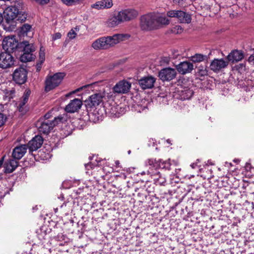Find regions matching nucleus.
I'll use <instances>...</instances> for the list:
<instances>
[{
    "instance_id": "4468645a",
    "label": "nucleus",
    "mask_w": 254,
    "mask_h": 254,
    "mask_svg": "<svg viewBox=\"0 0 254 254\" xmlns=\"http://www.w3.org/2000/svg\"><path fill=\"white\" fill-rule=\"evenodd\" d=\"M124 22L121 14L119 11L117 13H115L111 16L106 21V25L110 28H114Z\"/></svg>"
},
{
    "instance_id": "603ef678",
    "label": "nucleus",
    "mask_w": 254,
    "mask_h": 254,
    "mask_svg": "<svg viewBox=\"0 0 254 254\" xmlns=\"http://www.w3.org/2000/svg\"><path fill=\"white\" fill-rule=\"evenodd\" d=\"M89 166H90V164H87V165H86V167H89Z\"/></svg>"
},
{
    "instance_id": "6ab92c4d",
    "label": "nucleus",
    "mask_w": 254,
    "mask_h": 254,
    "mask_svg": "<svg viewBox=\"0 0 254 254\" xmlns=\"http://www.w3.org/2000/svg\"><path fill=\"white\" fill-rule=\"evenodd\" d=\"M27 149L28 146L25 144H22L15 147L12 151V157L15 159H20L26 153Z\"/></svg>"
},
{
    "instance_id": "a211bd4d",
    "label": "nucleus",
    "mask_w": 254,
    "mask_h": 254,
    "mask_svg": "<svg viewBox=\"0 0 254 254\" xmlns=\"http://www.w3.org/2000/svg\"><path fill=\"white\" fill-rule=\"evenodd\" d=\"M82 102L78 99H74L65 107V111L68 113H74L77 111L81 107Z\"/></svg>"
},
{
    "instance_id": "473e14b6",
    "label": "nucleus",
    "mask_w": 254,
    "mask_h": 254,
    "mask_svg": "<svg viewBox=\"0 0 254 254\" xmlns=\"http://www.w3.org/2000/svg\"><path fill=\"white\" fill-rule=\"evenodd\" d=\"M75 29H71L67 33V36L70 40H72L76 37L77 33L76 32Z\"/></svg>"
},
{
    "instance_id": "9d476101",
    "label": "nucleus",
    "mask_w": 254,
    "mask_h": 254,
    "mask_svg": "<svg viewBox=\"0 0 254 254\" xmlns=\"http://www.w3.org/2000/svg\"><path fill=\"white\" fill-rule=\"evenodd\" d=\"M177 75L175 69L166 67L162 69L159 72V77L163 81H169L175 78Z\"/></svg>"
},
{
    "instance_id": "c756f323",
    "label": "nucleus",
    "mask_w": 254,
    "mask_h": 254,
    "mask_svg": "<svg viewBox=\"0 0 254 254\" xmlns=\"http://www.w3.org/2000/svg\"><path fill=\"white\" fill-rule=\"evenodd\" d=\"M184 89L185 90L181 91V99L182 100L189 99L191 96L192 92L188 88H184Z\"/></svg>"
},
{
    "instance_id": "37998d69",
    "label": "nucleus",
    "mask_w": 254,
    "mask_h": 254,
    "mask_svg": "<svg viewBox=\"0 0 254 254\" xmlns=\"http://www.w3.org/2000/svg\"><path fill=\"white\" fill-rule=\"evenodd\" d=\"M185 0H173V2L175 3H177L180 5H183L184 1Z\"/></svg>"
},
{
    "instance_id": "c03bdc74",
    "label": "nucleus",
    "mask_w": 254,
    "mask_h": 254,
    "mask_svg": "<svg viewBox=\"0 0 254 254\" xmlns=\"http://www.w3.org/2000/svg\"><path fill=\"white\" fill-rule=\"evenodd\" d=\"M219 5L225 2L226 0H214Z\"/></svg>"
},
{
    "instance_id": "ddd939ff",
    "label": "nucleus",
    "mask_w": 254,
    "mask_h": 254,
    "mask_svg": "<svg viewBox=\"0 0 254 254\" xmlns=\"http://www.w3.org/2000/svg\"><path fill=\"white\" fill-rule=\"evenodd\" d=\"M228 64V61L223 59H214L210 64V68L214 72H218L226 67Z\"/></svg>"
},
{
    "instance_id": "2f4dec72",
    "label": "nucleus",
    "mask_w": 254,
    "mask_h": 254,
    "mask_svg": "<svg viewBox=\"0 0 254 254\" xmlns=\"http://www.w3.org/2000/svg\"><path fill=\"white\" fill-rule=\"evenodd\" d=\"M101 1L103 9L110 8L113 5L112 0H102Z\"/></svg>"
},
{
    "instance_id": "f257e3e1",
    "label": "nucleus",
    "mask_w": 254,
    "mask_h": 254,
    "mask_svg": "<svg viewBox=\"0 0 254 254\" xmlns=\"http://www.w3.org/2000/svg\"><path fill=\"white\" fill-rule=\"evenodd\" d=\"M170 20L163 13L158 12H149L140 18V27L144 30H152L167 25Z\"/></svg>"
},
{
    "instance_id": "3c124183",
    "label": "nucleus",
    "mask_w": 254,
    "mask_h": 254,
    "mask_svg": "<svg viewBox=\"0 0 254 254\" xmlns=\"http://www.w3.org/2000/svg\"><path fill=\"white\" fill-rule=\"evenodd\" d=\"M115 164L117 166H119V164H120V162L119 161H116L115 162Z\"/></svg>"
},
{
    "instance_id": "864d4df0",
    "label": "nucleus",
    "mask_w": 254,
    "mask_h": 254,
    "mask_svg": "<svg viewBox=\"0 0 254 254\" xmlns=\"http://www.w3.org/2000/svg\"><path fill=\"white\" fill-rule=\"evenodd\" d=\"M128 154H130V150H129V151H128Z\"/></svg>"
},
{
    "instance_id": "79ce46f5",
    "label": "nucleus",
    "mask_w": 254,
    "mask_h": 254,
    "mask_svg": "<svg viewBox=\"0 0 254 254\" xmlns=\"http://www.w3.org/2000/svg\"><path fill=\"white\" fill-rule=\"evenodd\" d=\"M249 62L252 64L254 65V54L252 55L248 59Z\"/></svg>"
},
{
    "instance_id": "c9c22d12",
    "label": "nucleus",
    "mask_w": 254,
    "mask_h": 254,
    "mask_svg": "<svg viewBox=\"0 0 254 254\" xmlns=\"http://www.w3.org/2000/svg\"><path fill=\"white\" fill-rule=\"evenodd\" d=\"M91 7L92 8H95L97 10L102 9V6L101 1H97L96 3L91 5Z\"/></svg>"
},
{
    "instance_id": "0eeeda50",
    "label": "nucleus",
    "mask_w": 254,
    "mask_h": 254,
    "mask_svg": "<svg viewBox=\"0 0 254 254\" xmlns=\"http://www.w3.org/2000/svg\"><path fill=\"white\" fill-rule=\"evenodd\" d=\"M63 117L58 116L55 117L53 121L46 120L41 123L39 127V130L40 132L44 134H48L53 129L54 127L62 122Z\"/></svg>"
},
{
    "instance_id": "4be33fe9",
    "label": "nucleus",
    "mask_w": 254,
    "mask_h": 254,
    "mask_svg": "<svg viewBox=\"0 0 254 254\" xmlns=\"http://www.w3.org/2000/svg\"><path fill=\"white\" fill-rule=\"evenodd\" d=\"M31 26L28 24H23L20 28L18 32V35L21 37L28 36L31 38L33 36V32L31 31Z\"/></svg>"
},
{
    "instance_id": "e433bc0d",
    "label": "nucleus",
    "mask_w": 254,
    "mask_h": 254,
    "mask_svg": "<svg viewBox=\"0 0 254 254\" xmlns=\"http://www.w3.org/2000/svg\"><path fill=\"white\" fill-rule=\"evenodd\" d=\"M183 31V29L181 26L177 25L175 26L172 29V32L175 34H180Z\"/></svg>"
},
{
    "instance_id": "f704fd0d",
    "label": "nucleus",
    "mask_w": 254,
    "mask_h": 254,
    "mask_svg": "<svg viewBox=\"0 0 254 254\" xmlns=\"http://www.w3.org/2000/svg\"><path fill=\"white\" fill-rule=\"evenodd\" d=\"M62 2L67 5H72L78 3L81 0H61Z\"/></svg>"
},
{
    "instance_id": "58836bf2",
    "label": "nucleus",
    "mask_w": 254,
    "mask_h": 254,
    "mask_svg": "<svg viewBox=\"0 0 254 254\" xmlns=\"http://www.w3.org/2000/svg\"><path fill=\"white\" fill-rule=\"evenodd\" d=\"M6 117L3 114L0 113V127L4 125Z\"/></svg>"
},
{
    "instance_id": "a19ab883",
    "label": "nucleus",
    "mask_w": 254,
    "mask_h": 254,
    "mask_svg": "<svg viewBox=\"0 0 254 254\" xmlns=\"http://www.w3.org/2000/svg\"><path fill=\"white\" fill-rule=\"evenodd\" d=\"M38 3L44 5L47 4L50 1V0H35Z\"/></svg>"
},
{
    "instance_id": "4c0bfd02",
    "label": "nucleus",
    "mask_w": 254,
    "mask_h": 254,
    "mask_svg": "<svg viewBox=\"0 0 254 254\" xmlns=\"http://www.w3.org/2000/svg\"><path fill=\"white\" fill-rule=\"evenodd\" d=\"M91 114H92V113L89 114L88 111H86L83 113L82 118L85 119V120H90L91 119H92L91 117Z\"/></svg>"
},
{
    "instance_id": "cd10ccee",
    "label": "nucleus",
    "mask_w": 254,
    "mask_h": 254,
    "mask_svg": "<svg viewBox=\"0 0 254 254\" xmlns=\"http://www.w3.org/2000/svg\"><path fill=\"white\" fill-rule=\"evenodd\" d=\"M16 159H10L6 164L5 170L7 173H11L17 167L18 162Z\"/></svg>"
},
{
    "instance_id": "9b49d317",
    "label": "nucleus",
    "mask_w": 254,
    "mask_h": 254,
    "mask_svg": "<svg viewBox=\"0 0 254 254\" xmlns=\"http://www.w3.org/2000/svg\"><path fill=\"white\" fill-rule=\"evenodd\" d=\"M27 72L25 68L18 67L13 73V79L17 84H23L27 80Z\"/></svg>"
},
{
    "instance_id": "20e7f679",
    "label": "nucleus",
    "mask_w": 254,
    "mask_h": 254,
    "mask_svg": "<svg viewBox=\"0 0 254 254\" xmlns=\"http://www.w3.org/2000/svg\"><path fill=\"white\" fill-rule=\"evenodd\" d=\"M64 75V73L59 72L52 76H48L45 81V91L49 92L58 86L62 82Z\"/></svg>"
},
{
    "instance_id": "c85d7f7f",
    "label": "nucleus",
    "mask_w": 254,
    "mask_h": 254,
    "mask_svg": "<svg viewBox=\"0 0 254 254\" xmlns=\"http://www.w3.org/2000/svg\"><path fill=\"white\" fill-rule=\"evenodd\" d=\"M206 59V56L201 54H195L190 58V60L194 63H200Z\"/></svg>"
},
{
    "instance_id": "5701e85b",
    "label": "nucleus",
    "mask_w": 254,
    "mask_h": 254,
    "mask_svg": "<svg viewBox=\"0 0 254 254\" xmlns=\"http://www.w3.org/2000/svg\"><path fill=\"white\" fill-rule=\"evenodd\" d=\"M103 96L101 94H95L90 96L89 99L86 101L88 105L96 106L98 105L102 101Z\"/></svg>"
},
{
    "instance_id": "aec40b11",
    "label": "nucleus",
    "mask_w": 254,
    "mask_h": 254,
    "mask_svg": "<svg viewBox=\"0 0 254 254\" xmlns=\"http://www.w3.org/2000/svg\"><path fill=\"white\" fill-rule=\"evenodd\" d=\"M178 72L182 74L190 72L193 69V65L189 62H183L176 66Z\"/></svg>"
},
{
    "instance_id": "b1692460",
    "label": "nucleus",
    "mask_w": 254,
    "mask_h": 254,
    "mask_svg": "<svg viewBox=\"0 0 254 254\" xmlns=\"http://www.w3.org/2000/svg\"><path fill=\"white\" fill-rule=\"evenodd\" d=\"M148 172L156 183L162 184L165 182V179L161 176L160 173L157 170H155L154 171L150 170V171H148Z\"/></svg>"
},
{
    "instance_id": "09e8293b",
    "label": "nucleus",
    "mask_w": 254,
    "mask_h": 254,
    "mask_svg": "<svg viewBox=\"0 0 254 254\" xmlns=\"http://www.w3.org/2000/svg\"><path fill=\"white\" fill-rule=\"evenodd\" d=\"M196 164L195 163H192L190 165V166L192 168L194 169L195 166H196Z\"/></svg>"
},
{
    "instance_id": "7ed1b4c3",
    "label": "nucleus",
    "mask_w": 254,
    "mask_h": 254,
    "mask_svg": "<svg viewBox=\"0 0 254 254\" xmlns=\"http://www.w3.org/2000/svg\"><path fill=\"white\" fill-rule=\"evenodd\" d=\"M130 35L128 34H116L113 36L103 37L106 50L114 47L120 42L128 39Z\"/></svg>"
},
{
    "instance_id": "5fc2aeb1",
    "label": "nucleus",
    "mask_w": 254,
    "mask_h": 254,
    "mask_svg": "<svg viewBox=\"0 0 254 254\" xmlns=\"http://www.w3.org/2000/svg\"><path fill=\"white\" fill-rule=\"evenodd\" d=\"M145 109H146V108L144 107L143 110H145Z\"/></svg>"
},
{
    "instance_id": "de8ad7c7",
    "label": "nucleus",
    "mask_w": 254,
    "mask_h": 254,
    "mask_svg": "<svg viewBox=\"0 0 254 254\" xmlns=\"http://www.w3.org/2000/svg\"><path fill=\"white\" fill-rule=\"evenodd\" d=\"M3 15L1 12H0V24L2 21L3 20Z\"/></svg>"
},
{
    "instance_id": "2eb2a0df",
    "label": "nucleus",
    "mask_w": 254,
    "mask_h": 254,
    "mask_svg": "<svg viewBox=\"0 0 254 254\" xmlns=\"http://www.w3.org/2000/svg\"><path fill=\"white\" fill-rule=\"evenodd\" d=\"M124 22L130 21L138 15V12L133 8H127L120 11Z\"/></svg>"
},
{
    "instance_id": "6e6552de",
    "label": "nucleus",
    "mask_w": 254,
    "mask_h": 254,
    "mask_svg": "<svg viewBox=\"0 0 254 254\" xmlns=\"http://www.w3.org/2000/svg\"><path fill=\"white\" fill-rule=\"evenodd\" d=\"M19 44L14 36H7L2 41V45L6 52L13 51L18 47Z\"/></svg>"
},
{
    "instance_id": "39448f33",
    "label": "nucleus",
    "mask_w": 254,
    "mask_h": 254,
    "mask_svg": "<svg viewBox=\"0 0 254 254\" xmlns=\"http://www.w3.org/2000/svg\"><path fill=\"white\" fill-rule=\"evenodd\" d=\"M169 17L176 18L177 20L182 23H190L191 20V15L184 11L180 10H171L167 12Z\"/></svg>"
},
{
    "instance_id": "f8f14e48",
    "label": "nucleus",
    "mask_w": 254,
    "mask_h": 254,
    "mask_svg": "<svg viewBox=\"0 0 254 254\" xmlns=\"http://www.w3.org/2000/svg\"><path fill=\"white\" fill-rule=\"evenodd\" d=\"M131 87V84L125 80L120 81L113 88V92L117 93H127Z\"/></svg>"
},
{
    "instance_id": "393cba45",
    "label": "nucleus",
    "mask_w": 254,
    "mask_h": 254,
    "mask_svg": "<svg viewBox=\"0 0 254 254\" xmlns=\"http://www.w3.org/2000/svg\"><path fill=\"white\" fill-rule=\"evenodd\" d=\"M20 47L23 49V52L32 53L35 50V47L32 43H29L27 41H23L20 43Z\"/></svg>"
},
{
    "instance_id": "423d86ee",
    "label": "nucleus",
    "mask_w": 254,
    "mask_h": 254,
    "mask_svg": "<svg viewBox=\"0 0 254 254\" xmlns=\"http://www.w3.org/2000/svg\"><path fill=\"white\" fill-rule=\"evenodd\" d=\"M146 165L151 166L155 169L162 168L168 170L170 169V166L172 164L177 165V162L170 159L166 161H163L161 159L156 160L154 159H149L146 162Z\"/></svg>"
},
{
    "instance_id": "bb28decb",
    "label": "nucleus",
    "mask_w": 254,
    "mask_h": 254,
    "mask_svg": "<svg viewBox=\"0 0 254 254\" xmlns=\"http://www.w3.org/2000/svg\"><path fill=\"white\" fill-rule=\"evenodd\" d=\"M30 93L31 91L29 89H26L21 99L19 102L18 107L19 111H22V108L23 106L27 102Z\"/></svg>"
},
{
    "instance_id": "a878e982",
    "label": "nucleus",
    "mask_w": 254,
    "mask_h": 254,
    "mask_svg": "<svg viewBox=\"0 0 254 254\" xmlns=\"http://www.w3.org/2000/svg\"><path fill=\"white\" fill-rule=\"evenodd\" d=\"M92 47L96 50H106L103 37L95 40L92 44Z\"/></svg>"
},
{
    "instance_id": "8fccbe9b",
    "label": "nucleus",
    "mask_w": 254,
    "mask_h": 254,
    "mask_svg": "<svg viewBox=\"0 0 254 254\" xmlns=\"http://www.w3.org/2000/svg\"><path fill=\"white\" fill-rule=\"evenodd\" d=\"M45 117L47 119H49V117H50L49 114H46V115H45Z\"/></svg>"
},
{
    "instance_id": "49530a36",
    "label": "nucleus",
    "mask_w": 254,
    "mask_h": 254,
    "mask_svg": "<svg viewBox=\"0 0 254 254\" xmlns=\"http://www.w3.org/2000/svg\"><path fill=\"white\" fill-rule=\"evenodd\" d=\"M41 65L42 64H40V62L39 61V63L37 64V70H39L41 67Z\"/></svg>"
},
{
    "instance_id": "ea45409f",
    "label": "nucleus",
    "mask_w": 254,
    "mask_h": 254,
    "mask_svg": "<svg viewBox=\"0 0 254 254\" xmlns=\"http://www.w3.org/2000/svg\"><path fill=\"white\" fill-rule=\"evenodd\" d=\"M62 37V35L60 33L58 32L54 34L52 36V39L53 40H56L57 39H60Z\"/></svg>"
},
{
    "instance_id": "f03ea898",
    "label": "nucleus",
    "mask_w": 254,
    "mask_h": 254,
    "mask_svg": "<svg viewBox=\"0 0 254 254\" xmlns=\"http://www.w3.org/2000/svg\"><path fill=\"white\" fill-rule=\"evenodd\" d=\"M2 15L6 22L5 28L9 31H13L15 29L16 20L21 22L26 18L25 16H23V14L21 16L18 8L13 6L6 7L3 11Z\"/></svg>"
},
{
    "instance_id": "a18cd8bd",
    "label": "nucleus",
    "mask_w": 254,
    "mask_h": 254,
    "mask_svg": "<svg viewBox=\"0 0 254 254\" xmlns=\"http://www.w3.org/2000/svg\"><path fill=\"white\" fill-rule=\"evenodd\" d=\"M3 159H4V157H2L0 159V168H1L2 167V165L3 164Z\"/></svg>"
},
{
    "instance_id": "72a5a7b5",
    "label": "nucleus",
    "mask_w": 254,
    "mask_h": 254,
    "mask_svg": "<svg viewBox=\"0 0 254 254\" xmlns=\"http://www.w3.org/2000/svg\"><path fill=\"white\" fill-rule=\"evenodd\" d=\"M45 50L41 47L39 52V61L40 62V64H42L45 61Z\"/></svg>"
},
{
    "instance_id": "dca6fc26",
    "label": "nucleus",
    "mask_w": 254,
    "mask_h": 254,
    "mask_svg": "<svg viewBox=\"0 0 254 254\" xmlns=\"http://www.w3.org/2000/svg\"><path fill=\"white\" fill-rule=\"evenodd\" d=\"M156 79L152 76H145L139 80L140 86L143 89H151L154 86Z\"/></svg>"
},
{
    "instance_id": "412c9836",
    "label": "nucleus",
    "mask_w": 254,
    "mask_h": 254,
    "mask_svg": "<svg viewBox=\"0 0 254 254\" xmlns=\"http://www.w3.org/2000/svg\"><path fill=\"white\" fill-rule=\"evenodd\" d=\"M244 58L243 54L242 52L238 50H235L231 52L227 56V61L232 63L237 62L242 60Z\"/></svg>"
},
{
    "instance_id": "f3484780",
    "label": "nucleus",
    "mask_w": 254,
    "mask_h": 254,
    "mask_svg": "<svg viewBox=\"0 0 254 254\" xmlns=\"http://www.w3.org/2000/svg\"><path fill=\"white\" fill-rule=\"evenodd\" d=\"M43 143V139L42 136L36 135L28 142L27 146L30 151H35L41 146Z\"/></svg>"
},
{
    "instance_id": "7c9ffc66",
    "label": "nucleus",
    "mask_w": 254,
    "mask_h": 254,
    "mask_svg": "<svg viewBox=\"0 0 254 254\" xmlns=\"http://www.w3.org/2000/svg\"><path fill=\"white\" fill-rule=\"evenodd\" d=\"M33 57L32 53L24 52L23 55L20 57L21 61L22 62H27L32 61Z\"/></svg>"
},
{
    "instance_id": "1a4fd4ad",
    "label": "nucleus",
    "mask_w": 254,
    "mask_h": 254,
    "mask_svg": "<svg viewBox=\"0 0 254 254\" xmlns=\"http://www.w3.org/2000/svg\"><path fill=\"white\" fill-rule=\"evenodd\" d=\"M14 58L9 52H5L0 54V67L9 68L14 64Z\"/></svg>"
}]
</instances>
